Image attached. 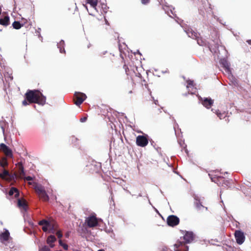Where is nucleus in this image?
<instances>
[{"label": "nucleus", "instance_id": "13", "mask_svg": "<svg viewBox=\"0 0 251 251\" xmlns=\"http://www.w3.org/2000/svg\"><path fill=\"white\" fill-rule=\"evenodd\" d=\"M194 237V234L192 232L186 231L183 237L181 238L184 243L188 244L193 241Z\"/></svg>", "mask_w": 251, "mask_h": 251}, {"label": "nucleus", "instance_id": "8", "mask_svg": "<svg viewBox=\"0 0 251 251\" xmlns=\"http://www.w3.org/2000/svg\"><path fill=\"white\" fill-rule=\"evenodd\" d=\"M149 143V140L146 136L144 135H138L136 137V144L141 147H146Z\"/></svg>", "mask_w": 251, "mask_h": 251}, {"label": "nucleus", "instance_id": "48", "mask_svg": "<svg viewBox=\"0 0 251 251\" xmlns=\"http://www.w3.org/2000/svg\"><path fill=\"white\" fill-rule=\"evenodd\" d=\"M68 236H69V233H67V234H66V237H68Z\"/></svg>", "mask_w": 251, "mask_h": 251}, {"label": "nucleus", "instance_id": "29", "mask_svg": "<svg viewBox=\"0 0 251 251\" xmlns=\"http://www.w3.org/2000/svg\"><path fill=\"white\" fill-rule=\"evenodd\" d=\"M65 44L64 41H61L60 42L59 44L58 45V47L60 49V52L61 53H65V50L64 48V45Z\"/></svg>", "mask_w": 251, "mask_h": 251}, {"label": "nucleus", "instance_id": "20", "mask_svg": "<svg viewBox=\"0 0 251 251\" xmlns=\"http://www.w3.org/2000/svg\"><path fill=\"white\" fill-rule=\"evenodd\" d=\"M56 241V238L54 235L49 236L47 239V243L50 246V248H53L54 246L53 243Z\"/></svg>", "mask_w": 251, "mask_h": 251}, {"label": "nucleus", "instance_id": "2", "mask_svg": "<svg viewBox=\"0 0 251 251\" xmlns=\"http://www.w3.org/2000/svg\"><path fill=\"white\" fill-rule=\"evenodd\" d=\"M123 68L125 70L126 75L129 76L132 79L138 77L140 81H142V75L136 66L129 65L128 66L124 64Z\"/></svg>", "mask_w": 251, "mask_h": 251}, {"label": "nucleus", "instance_id": "40", "mask_svg": "<svg viewBox=\"0 0 251 251\" xmlns=\"http://www.w3.org/2000/svg\"><path fill=\"white\" fill-rule=\"evenodd\" d=\"M141 1L143 4L146 5L150 2L151 0H141Z\"/></svg>", "mask_w": 251, "mask_h": 251}, {"label": "nucleus", "instance_id": "7", "mask_svg": "<svg viewBox=\"0 0 251 251\" xmlns=\"http://www.w3.org/2000/svg\"><path fill=\"white\" fill-rule=\"evenodd\" d=\"M85 224H86L89 227H94L98 225V220L96 216L91 215L86 218Z\"/></svg>", "mask_w": 251, "mask_h": 251}, {"label": "nucleus", "instance_id": "5", "mask_svg": "<svg viewBox=\"0 0 251 251\" xmlns=\"http://www.w3.org/2000/svg\"><path fill=\"white\" fill-rule=\"evenodd\" d=\"M186 244L180 237L174 245L175 251H188V247Z\"/></svg>", "mask_w": 251, "mask_h": 251}, {"label": "nucleus", "instance_id": "12", "mask_svg": "<svg viewBox=\"0 0 251 251\" xmlns=\"http://www.w3.org/2000/svg\"><path fill=\"white\" fill-rule=\"evenodd\" d=\"M194 199L195 200V201L194 202V204L197 210L198 211H201V210L203 209H204L205 211H207L208 208L206 206H204L202 204L201 202V200L198 197L195 196Z\"/></svg>", "mask_w": 251, "mask_h": 251}, {"label": "nucleus", "instance_id": "26", "mask_svg": "<svg viewBox=\"0 0 251 251\" xmlns=\"http://www.w3.org/2000/svg\"><path fill=\"white\" fill-rule=\"evenodd\" d=\"M0 165L2 168H5L8 165V162L5 157H3L0 161Z\"/></svg>", "mask_w": 251, "mask_h": 251}, {"label": "nucleus", "instance_id": "27", "mask_svg": "<svg viewBox=\"0 0 251 251\" xmlns=\"http://www.w3.org/2000/svg\"><path fill=\"white\" fill-rule=\"evenodd\" d=\"M18 205L19 207H22L25 208L27 206L26 201L25 200H21L19 199L18 201Z\"/></svg>", "mask_w": 251, "mask_h": 251}, {"label": "nucleus", "instance_id": "37", "mask_svg": "<svg viewBox=\"0 0 251 251\" xmlns=\"http://www.w3.org/2000/svg\"><path fill=\"white\" fill-rule=\"evenodd\" d=\"M105 54H107V55L106 57H107L108 58H110V57H111V55L110 54L108 53L107 51H105V52H104L103 53H100L99 54V55L100 57H102L103 55H105Z\"/></svg>", "mask_w": 251, "mask_h": 251}, {"label": "nucleus", "instance_id": "34", "mask_svg": "<svg viewBox=\"0 0 251 251\" xmlns=\"http://www.w3.org/2000/svg\"><path fill=\"white\" fill-rule=\"evenodd\" d=\"M52 225H50V226H43L42 227V230L44 231V232H46L48 231V229H49V230H51L50 227H51V226Z\"/></svg>", "mask_w": 251, "mask_h": 251}, {"label": "nucleus", "instance_id": "9", "mask_svg": "<svg viewBox=\"0 0 251 251\" xmlns=\"http://www.w3.org/2000/svg\"><path fill=\"white\" fill-rule=\"evenodd\" d=\"M234 236L237 243L239 245L242 244L245 241V235L244 234V232L241 230H235L234 232Z\"/></svg>", "mask_w": 251, "mask_h": 251}, {"label": "nucleus", "instance_id": "28", "mask_svg": "<svg viewBox=\"0 0 251 251\" xmlns=\"http://www.w3.org/2000/svg\"><path fill=\"white\" fill-rule=\"evenodd\" d=\"M197 40L198 44L200 46H204L205 44V41L201 38L198 35L197 37L195 38Z\"/></svg>", "mask_w": 251, "mask_h": 251}, {"label": "nucleus", "instance_id": "10", "mask_svg": "<svg viewBox=\"0 0 251 251\" xmlns=\"http://www.w3.org/2000/svg\"><path fill=\"white\" fill-rule=\"evenodd\" d=\"M167 223L169 226L173 227L179 224V219L176 216L170 215L167 219Z\"/></svg>", "mask_w": 251, "mask_h": 251}, {"label": "nucleus", "instance_id": "6", "mask_svg": "<svg viewBox=\"0 0 251 251\" xmlns=\"http://www.w3.org/2000/svg\"><path fill=\"white\" fill-rule=\"evenodd\" d=\"M86 96L85 94L80 92H75L74 95L73 100L77 106H79L85 100Z\"/></svg>", "mask_w": 251, "mask_h": 251}, {"label": "nucleus", "instance_id": "21", "mask_svg": "<svg viewBox=\"0 0 251 251\" xmlns=\"http://www.w3.org/2000/svg\"><path fill=\"white\" fill-rule=\"evenodd\" d=\"M187 86L186 87L187 89H188V91H191V93H193L192 91H194V89H195V84L193 80H188L187 81Z\"/></svg>", "mask_w": 251, "mask_h": 251}, {"label": "nucleus", "instance_id": "18", "mask_svg": "<svg viewBox=\"0 0 251 251\" xmlns=\"http://www.w3.org/2000/svg\"><path fill=\"white\" fill-rule=\"evenodd\" d=\"M10 233L7 230L0 234V241L1 242L7 241L9 239Z\"/></svg>", "mask_w": 251, "mask_h": 251}, {"label": "nucleus", "instance_id": "39", "mask_svg": "<svg viewBox=\"0 0 251 251\" xmlns=\"http://www.w3.org/2000/svg\"><path fill=\"white\" fill-rule=\"evenodd\" d=\"M23 178L25 180H26V181H30V180H33V178L30 176H28L26 177H25V176H24Z\"/></svg>", "mask_w": 251, "mask_h": 251}, {"label": "nucleus", "instance_id": "25", "mask_svg": "<svg viewBox=\"0 0 251 251\" xmlns=\"http://www.w3.org/2000/svg\"><path fill=\"white\" fill-rule=\"evenodd\" d=\"M213 31V33H214L215 36L213 40L216 44H218L219 40V33H218V31L215 29H214Z\"/></svg>", "mask_w": 251, "mask_h": 251}, {"label": "nucleus", "instance_id": "35", "mask_svg": "<svg viewBox=\"0 0 251 251\" xmlns=\"http://www.w3.org/2000/svg\"><path fill=\"white\" fill-rule=\"evenodd\" d=\"M39 251H50V250L48 246H44L39 249Z\"/></svg>", "mask_w": 251, "mask_h": 251}, {"label": "nucleus", "instance_id": "49", "mask_svg": "<svg viewBox=\"0 0 251 251\" xmlns=\"http://www.w3.org/2000/svg\"><path fill=\"white\" fill-rule=\"evenodd\" d=\"M128 93H132V91H131V90L129 91L128 92Z\"/></svg>", "mask_w": 251, "mask_h": 251}, {"label": "nucleus", "instance_id": "11", "mask_svg": "<svg viewBox=\"0 0 251 251\" xmlns=\"http://www.w3.org/2000/svg\"><path fill=\"white\" fill-rule=\"evenodd\" d=\"M0 151H2L8 157H12L13 156L12 150L4 143L0 144Z\"/></svg>", "mask_w": 251, "mask_h": 251}, {"label": "nucleus", "instance_id": "3", "mask_svg": "<svg viewBox=\"0 0 251 251\" xmlns=\"http://www.w3.org/2000/svg\"><path fill=\"white\" fill-rule=\"evenodd\" d=\"M209 176L211 181L217 183L219 186L226 187L229 184V181L226 179L223 176H214L211 174H209Z\"/></svg>", "mask_w": 251, "mask_h": 251}, {"label": "nucleus", "instance_id": "42", "mask_svg": "<svg viewBox=\"0 0 251 251\" xmlns=\"http://www.w3.org/2000/svg\"><path fill=\"white\" fill-rule=\"evenodd\" d=\"M28 101L26 100V99L24 100L23 101H22V104L24 106H26L28 104V103L27 102Z\"/></svg>", "mask_w": 251, "mask_h": 251}, {"label": "nucleus", "instance_id": "15", "mask_svg": "<svg viewBox=\"0 0 251 251\" xmlns=\"http://www.w3.org/2000/svg\"><path fill=\"white\" fill-rule=\"evenodd\" d=\"M18 167V173L19 174L18 177L20 178H23L25 176V173L24 171V168L23 165L21 162H18L17 164Z\"/></svg>", "mask_w": 251, "mask_h": 251}, {"label": "nucleus", "instance_id": "14", "mask_svg": "<svg viewBox=\"0 0 251 251\" xmlns=\"http://www.w3.org/2000/svg\"><path fill=\"white\" fill-rule=\"evenodd\" d=\"M0 177L9 181L12 180L14 178V176L11 175L9 172L6 170H4L3 172L0 174Z\"/></svg>", "mask_w": 251, "mask_h": 251}, {"label": "nucleus", "instance_id": "30", "mask_svg": "<svg viewBox=\"0 0 251 251\" xmlns=\"http://www.w3.org/2000/svg\"><path fill=\"white\" fill-rule=\"evenodd\" d=\"M38 224L40 226H43L52 225L51 223H50V222H49L48 221L45 220V219H43V220L39 221L38 223Z\"/></svg>", "mask_w": 251, "mask_h": 251}, {"label": "nucleus", "instance_id": "19", "mask_svg": "<svg viewBox=\"0 0 251 251\" xmlns=\"http://www.w3.org/2000/svg\"><path fill=\"white\" fill-rule=\"evenodd\" d=\"M202 104L207 108H209L211 107L213 103V100L210 98H204L202 102Z\"/></svg>", "mask_w": 251, "mask_h": 251}, {"label": "nucleus", "instance_id": "41", "mask_svg": "<svg viewBox=\"0 0 251 251\" xmlns=\"http://www.w3.org/2000/svg\"><path fill=\"white\" fill-rule=\"evenodd\" d=\"M50 228L51 230H49L50 232L52 233H54L55 232V227L53 224H52V226H51Z\"/></svg>", "mask_w": 251, "mask_h": 251}, {"label": "nucleus", "instance_id": "4", "mask_svg": "<svg viewBox=\"0 0 251 251\" xmlns=\"http://www.w3.org/2000/svg\"><path fill=\"white\" fill-rule=\"evenodd\" d=\"M35 190L39 198L44 201H48L49 200V196L42 185H37L35 187Z\"/></svg>", "mask_w": 251, "mask_h": 251}, {"label": "nucleus", "instance_id": "17", "mask_svg": "<svg viewBox=\"0 0 251 251\" xmlns=\"http://www.w3.org/2000/svg\"><path fill=\"white\" fill-rule=\"evenodd\" d=\"M86 4H83V5L87 9V6L86 4H89L92 7L94 8L95 10L97 9V6L98 5V0H85Z\"/></svg>", "mask_w": 251, "mask_h": 251}, {"label": "nucleus", "instance_id": "22", "mask_svg": "<svg viewBox=\"0 0 251 251\" xmlns=\"http://www.w3.org/2000/svg\"><path fill=\"white\" fill-rule=\"evenodd\" d=\"M14 194H15L14 197L16 198H17L19 197L20 193H19V191L18 190V189L15 187H12L10 189V190L8 192V194L9 196H12Z\"/></svg>", "mask_w": 251, "mask_h": 251}, {"label": "nucleus", "instance_id": "23", "mask_svg": "<svg viewBox=\"0 0 251 251\" xmlns=\"http://www.w3.org/2000/svg\"><path fill=\"white\" fill-rule=\"evenodd\" d=\"M0 24L4 26H7L9 25V17L5 16L2 18L0 19Z\"/></svg>", "mask_w": 251, "mask_h": 251}, {"label": "nucleus", "instance_id": "1", "mask_svg": "<svg viewBox=\"0 0 251 251\" xmlns=\"http://www.w3.org/2000/svg\"><path fill=\"white\" fill-rule=\"evenodd\" d=\"M25 98L29 103H37L43 105L46 101V97L38 90H28L25 94Z\"/></svg>", "mask_w": 251, "mask_h": 251}, {"label": "nucleus", "instance_id": "46", "mask_svg": "<svg viewBox=\"0 0 251 251\" xmlns=\"http://www.w3.org/2000/svg\"><path fill=\"white\" fill-rule=\"evenodd\" d=\"M9 77V78H10V79L11 80L13 79V76H10V75Z\"/></svg>", "mask_w": 251, "mask_h": 251}, {"label": "nucleus", "instance_id": "33", "mask_svg": "<svg viewBox=\"0 0 251 251\" xmlns=\"http://www.w3.org/2000/svg\"><path fill=\"white\" fill-rule=\"evenodd\" d=\"M101 8L103 10V12L104 13H106L107 11L108 8V7L106 5V4H105L104 3H101Z\"/></svg>", "mask_w": 251, "mask_h": 251}, {"label": "nucleus", "instance_id": "45", "mask_svg": "<svg viewBox=\"0 0 251 251\" xmlns=\"http://www.w3.org/2000/svg\"><path fill=\"white\" fill-rule=\"evenodd\" d=\"M218 116L220 118V119H222V114H217Z\"/></svg>", "mask_w": 251, "mask_h": 251}, {"label": "nucleus", "instance_id": "38", "mask_svg": "<svg viewBox=\"0 0 251 251\" xmlns=\"http://www.w3.org/2000/svg\"><path fill=\"white\" fill-rule=\"evenodd\" d=\"M56 235L59 239L62 237V233L60 230L57 231L56 233Z\"/></svg>", "mask_w": 251, "mask_h": 251}, {"label": "nucleus", "instance_id": "36", "mask_svg": "<svg viewBox=\"0 0 251 251\" xmlns=\"http://www.w3.org/2000/svg\"><path fill=\"white\" fill-rule=\"evenodd\" d=\"M25 23V25L24 26H26V24H28V25H31V24L30 23H29L26 19H24L23 18L22 19V21H21V23Z\"/></svg>", "mask_w": 251, "mask_h": 251}, {"label": "nucleus", "instance_id": "47", "mask_svg": "<svg viewBox=\"0 0 251 251\" xmlns=\"http://www.w3.org/2000/svg\"><path fill=\"white\" fill-rule=\"evenodd\" d=\"M72 140H73V139L77 140V139H76V138H75V137H72Z\"/></svg>", "mask_w": 251, "mask_h": 251}, {"label": "nucleus", "instance_id": "31", "mask_svg": "<svg viewBox=\"0 0 251 251\" xmlns=\"http://www.w3.org/2000/svg\"><path fill=\"white\" fill-rule=\"evenodd\" d=\"M59 245L60 246H61L63 249L65 250H67L68 249V246L66 244H65V243H63L62 241L61 240H59Z\"/></svg>", "mask_w": 251, "mask_h": 251}, {"label": "nucleus", "instance_id": "32", "mask_svg": "<svg viewBox=\"0 0 251 251\" xmlns=\"http://www.w3.org/2000/svg\"><path fill=\"white\" fill-rule=\"evenodd\" d=\"M222 64H223L224 67L225 68V69L226 70H229V65L226 61V60L223 61L222 62Z\"/></svg>", "mask_w": 251, "mask_h": 251}, {"label": "nucleus", "instance_id": "24", "mask_svg": "<svg viewBox=\"0 0 251 251\" xmlns=\"http://www.w3.org/2000/svg\"><path fill=\"white\" fill-rule=\"evenodd\" d=\"M25 25V23H21L18 21H14L12 24V26L14 28L19 29Z\"/></svg>", "mask_w": 251, "mask_h": 251}, {"label": "nucleus", "instance_id": "43", "mask_svg": "<svg viewBox=\"0 0 251 251\" xmlns=\"http://www.w3.org/2000/svg\"><path fill=\"white\" fill-rule=\"evenodd\" d=\"M86 120V117H84L83 118H81L80 119V121L82 122H83L84 121H85V120Z\"/></svg>", "mask_w": 251, "mask_h": 251}, {"label": "nucleus", "instance_id": "50", "mask_svg": "<svg viewBox=\"0 0 251 251\" xmlns=\"http://www.w3.org/2000/svg\"><path fill=\"white\" fill-rule=\"evenodd\" d=\"M98 251H104L102 250H99Z\"/></svg>", "mask_w": 251, "mask_h": 251}, {"label": "nucleus", "instance_id": "44", "mask_svg": "<svg viewBox=\"0 0 251 251\" xmlns=\"http://www.w3.org/2000/svg\"><path fill=\"white\" fill-rule=\"evenodd\" d=\"M0 126H1V128L2 129V132L4 134V128L3 127V126L2 125H1Z\"/></svg>", "mask_w": 251, "mask_h": 251}, {"label": "nucleus", "instance_id": "16", "mask_svg": "<svg viewBox=\"0 0 251 251\" xmlns=\"http://www.w3.org/2000/svg\"><path fill=\"white\" fill-rule=\"evenodd\" d=\"M185 31L187 34L188 35V36L189 37L192 38L193 39H195V38L197 37L198 35H199V34L198 33L195 31L191 28H186Z\"/></svg>", "mask_w": 251, "mask_h": 251}]
</instances>
